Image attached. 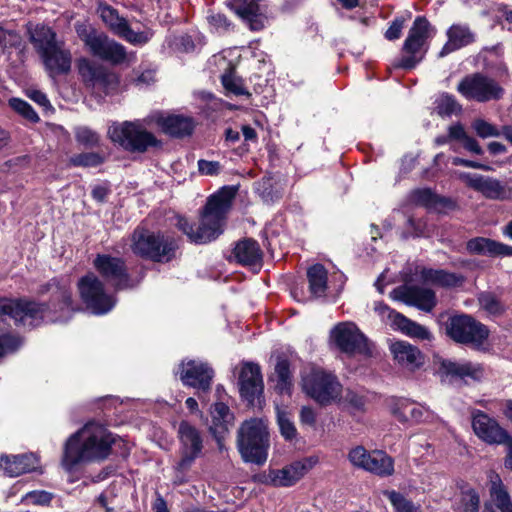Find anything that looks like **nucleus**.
Returning <instances> with one entry per match:
<instances>
[{
    "label": "nucleus",
    "instance_id": "29",
    "mask_svg": "<svg viewBox=\"0 0 512 512\" xmlns=\"http://www.w3.org/2000/svg\"><path fill=\"white\" fill-rule=\"evenodd\" d=\"M420 280L425 284L450 289L462 286L465 277L444 269L423 268L420 271Z\"/></svg>",
    "mask_w": 512,
    "mask_h": 512
},
{
    "label": "nucleus",
    "instance_id": "31",
    "mask_svg": "<svg viewBox=\"0 0 512 512\" xmlns=\"http://www.w3.org/2000/svg\"><path fill=\"white\" fill-rule=\"evenodd\" d=\"M440 370L446 375L454 378H470L474 381H479L484 374L483 368L480 364L469 361L457 362L452 360H443L440 365Z\"/></svg>",
    "mask_w": 512,
    "mask_h": 512
},
{
    "label": "nucleus",
    "instance_id": "55",
    "mask_svg": "<svg viewBox=\"0 0 512 512\" xmlns=\"http://www.w3.org/2000/svg\"><path fill=\"white\" fill-rule=\"evenodd\" d=\"M436 195L428 188L418 189L413 192V200L423 206H433L436 204Z\"/></svg>",
    "mask_w": 512,
    "mask_h": 512
},
{
    "label": "nucleus",
    "instance_id": "58",
    "mask_svg": "<svg viewBox=\"0 0 512 512\" xmlns=\"http://www.w3.org/2000/svg\"><path fill=\"white\" fill-rule=\"evenodd\" d=\"M198 171L202 175L214 176L220 173L221 164L218 161H207L200 159L198 161Z\"/></svg>",
    "mask_w": 512,
    "mask_h": 512
},
{
    "label": "nucleus",
    "instance_id": "14",
    "mask_svg": "<svg viewBox=\"0 0 512 512\" xmlns=\"http://www.w3.org/2000/svg\"><path fill=\"white\" fill-rule=\"evenodd\" d=\"M430 36V23L424 17H417L403 44L402 50L407 55L400 59L397 67L413 69L423 59L421 49Z\"/></svg>",
    "mask_w": 512,
    "mask_h": 512
},
{
    "label": "nucleus",
    "instance_id": "39",
    "mask_svg": "<svg viewBox=\"0 0 512 512\" xmlns=\"http://www.w3.org/2000/svg\"><path fill=\"white\" fill-rule=\"evenodd\" d=\"M390 316L393 317V323L406 335L421 340L431 339V333L426 327L408 319L398 312H390Z\"/></svg>",
    "mask_w": 512,
    "mask_h": 512
},
{
    "label": "nucleus",
    "instance_id": "7",
    "mask_svg": "<svg viewBox=\"0 0 512 512\" xmlns=\"http://www.w3.org/2000/svg\"><path fill=\"white\" fill-rule=\"evenodd\" d=\"M302 389L322 406L340 400L342 385L337 377L322 369H312L302 377Z\"/></svg>",
    "mask_w": 512,
    "mask_h": 512
},
{
    "label": "nucleus",
    "instance_id": "42",
    "mask_svg": "<svg viewBox=\"0 0 512 512\" xmlns=\"http://www.w3.org/2000/svg\"><path fill=\"white\" fill-rule=\"evenodd\" d=\"M479 306L489 315L498 317L506 311L505 305L491 292H482L478 296Z\"/></svg>",
    "mask_w": 512,
    "mask_h": 512
},
{
    "label": "nucleus",
    "instance_id": "8",
    "mask_svg": "<svg viewBox=\"0 0 512 512\" xmlns=\"http://www.w3.org/2000/svg\"><path fill=\"white\" fill-rule=\"evenodd\" d=\"M457 91L468 101L487 103L499 101L505 89L495 78L476 72L466 75L457 85Z\"/></svg>",
    "mask_w": 512,
    "mask_h": 512
},
{
    "label": "nucleus",
    "instance_id": "24",
    "mask_svg": "<svg viewBox=\"0 0 512 512\" xmlns=\"http://www.w3.org/2000/svg\"><path fill=\"white\" fill-rule=\"evenodd\" d=\"M40 59L46 72L52 78L68 74L71 70L72 54L63 41L40 56Z\"/></svg>",
    "mask_w": 512,
    "mask_h": 512
},
{
    "label": "nucleus",
    "instance_id": "36",
    "mask_svg": "<svg viewBox=\"0 0 512 512\" xmlns=\"http://www.w3.org/2000/svg\"><path fill=\"white\" fill-rule=\"evenodd\" d=\"M490 496L500 512H512V499L500 476L495 472L489 474Z\"/></svg>",
    "mask_w": 512,
    "mask_h": 512
},
{
    "label": "nucleus",
    "instance_id": "16",
    "mask_svg": "<svg viewBox=\"0 0 512 512\" xmlns=\"http://www.w3.org/2000/svg\"><path fill=\"white\" fill-rule=\"evenodd\" d=\"M239 393L249 404L254 405L263 394L264 382L261 368L254 362H242L236 368Z\"/></svg>",
    "mask_w": 512,
    "mask_h": 512
},
{
    "label": "nucleus",
    "instance_id": "38",
    "mask_svg": "<svg viewBox=\"0 0 512 512\" xmlns=\"http://www.w3.org/2000/svg\"><path fill=\"white\" fill-rule=\"evenodd\" d=\"M365 471L380 477L391 476L394 473V460L382 450H372Z\"/></svg>",
    "mask_w": 512,
    "mask_h": 512
},
{
    "label": "nucleus",
    "instance_id": "64",
    "mask_svg": "<svg viewBox=\"0 0 512 512\" xmlns=\"http://www.w3.org/2000/svg\"><path fill=\"white\" fill-rule=\"evenodd\" d=\"M504 444L506 446V456L504 459V466L508 470H512V437L509 435L507 439H505Z\"/></svg>",
    "mask_w": 512,
    "mask_h": 512
},
{
    "label": "nucleus",
    "instance_id": "9",
    "mask_svg": "<svg viewBox=\"0 0 512 512\" xmlns=\"http://www.w3.org/2000/svg\"><path fill=\"white\" fill-rule=\"evenodd\" d=\"M110 139L129 152L144 153L159 144L157 138L147 131L140 122L126 121L109 128Z\"/></svg>",
    "mask_w": 512,
    "mask_h": 512
},
{
    "label": "nucleus",
    "instance_id": "6",
    "mask_svg": "<svg viewBox=\"0 0 512 512\" xmlns=\"http://www.w3.org/2000/svg\"><path fill=\"white\" fill-rule=\"evenodd\" d=\"M76 31L85 47L93 56L113 65L125 62L127 58L126 48L109 38L105 33L86 25H77Z\"/></svg>",
    "mask_w": 512,
    "mask_h": 512
},
{
    "label": "nucleus",
    "instance_id": "52",
    "mask_svg": "<svg viewBox=\"0 0 512 512\" xmlns=\"http://www.w3.org/2000/svg\"><path fill=\"white\" fill-rule=\"evenodd\" d=\"M230 416H231L230 410L226 404H224L222 402H217L213 405V410H212L213 423L216 426H219L222 430H227L226 423L231 418Z\"/></svg>",
    "mask_w": 512,
    "mask_h": 512
},
{
    "label": "nucleus",
    "instance_id": "43",
    "mask_svg": "<svg viewBox=\"0 0 512 512\" xmlns=\"http://www.w3.org/2000/svg\"><path fill=\"white\" fill-rule=\"evenodd\" d=\"M221 82L225 90L234 95H247L250 93L244 86L243 80L238 77L234 70L230 69L221 76Z\"/></svg>",
    "mask_w": 512,
    "mask_h": 512
},
{
    "label": "nucleus",
    "instance_id": "50",
    "mask_svg": "<svg viewBox=\"0 0 512 512\" xmlns=\"http://www.w3.org/2000/svg\"><path fill=\"white\" fill-rule=\"evenodd\" d=\"M277 423L281 435L286 440H293L296 437L297 430L286 412L280 410L277 411Z\"/></svg>",
    "mask_w": 512,
    "mask_h": 512
},
{
    "label": "nucleus",
    "instance_id": "35",
    "mask_svg": "<svg viewBox=\"0 0 512 512\" xmlns=\"http://www.w3.org/2000/svg\"><path fill=\"white\" fill-rule=\"evenodd\" d=\"M391 413L400 422L409 420L420 422L428 414V410L421 405H416L407 399H399L392 403Z\"/></svg>",
    "mask_w": 512,
    "mask_h": 512
},
{
    "label": "nucleus",
    "instance_id": "63",
    "mask_svg": "<svg viewBox=\"0 0 512 512\" xmlns=\"http://www.w3.org/2000/svg\"><path fill=\"white\" fill-rule=\"evenodd\" d=\"M463 146L466 150L476 155H482L484 153L482 147L479 145L476 139L471 136H467L463 141Z\"/></svg>",
    "mask_w": 512,
    "mask_h": 512
},
{
    "label": "nucleus",
    "instance_id": "1",
    "mask_svg": "<svg viewBox=\"0 0 512 512\" xmlns=\"http://www.w3.org/2000/svg\"><path fill=\"white\" fill-rule=\"evenodd\" d=\"M51 294L48 303L29 298H0V317L9 316L17 326L35 328L44 322L66 321L76 305L72 299L70 281L53 278L40 286L39 295Z\"/></svg>",
    "mask_w": 512,
    "mask_h": 512
},
{
    "label": "nucleus",
    "instance_id": "40",
    "mask_svg": "<svg viewBox=\"0 0 512 512\" xmlns=\"http://www.w3.org/2000/svg\"><path fill=\"white\" fill-rule=\"evenodd\" d=\"M307 279L310 293L314 297L325 296L328 287V272L322 264H315L308 268Z\"/></svg>",
    "mask_w": 512,
    "mask_h": 512
},
{
    "label": "nucleus",
    "instance_id": "49",
    "mask_svg": "<svg viewBox=\"0 0 512 512\" xmlns=\"http://www.w3.org/2000/svg\"><path fill=\"white\" fill-rule=\"evenodd\" d=\"M437 113L440 116H450L461 110V106L458 104L454 96L449 94H443L437 101Z\"/></svg>",
    "mask_w": 512,
    "mask_h": 512
},
{
    "label": "nucleus",
    "instance_id": "41",
    "mask_svg": "<svg viewBox=\"0 0 512 512\" xmlns=\"http://www.w3.org/2000/svg\"><path fill=\"white\" fill-rule=\"evenodd\" d=\"M277 383L275 389L279 394L290 393L292 386L290 365L286 359H278L275 365Z\"/></svg>",
    "mask_w": 512,
    "mask_h": 512
},
{
    "label": "nucleus",
    "instance_id": "57",
    "mask_svg": "<svg viewBox=\"0 0 512 512\" xmlns=\"http://www.w3.org/2000/svg\"><path fill=\"white\" fill-rule=\"evenodd\" d=\"M25 500L34 505H48L52 494L47 491H31L25 495Z\"/></svg>",
    "mask_w": 512,
    "mask_h": 512
},
{
    "label": "nucleus",
    "instance_id": "18",
    "mask_svg": "<svg viewBox=\"0 0 512 512\" xmlns=\"http://www.w3.org/2000/svg\"><path fill=\"white\" fill-rule=\"evenodd\" d=\"M214 370L202 361H182L179 367V378L185 386L195 388L199 393H207L211 389Z\"/></svg>",
    "mask_w": 512,
    "mask_h": 512
},
{
    "label": "nucleus",
    "instance_id": "32",
    "mask_svg": "<svg viewBox=\"0 0 512 512\" xmlns=\"http://www.w3.org/2000/svg\"><path fill=\"white\" fill-rule=\"evenodd\" d=\"M260 1L261 0H235L236 13L253 31H259L265 26L266 17L260 13Z\"/></svg>",
    "mask_w": 512,
    "mask_h": 512
},
{
    "label": "nucleus",
    "instance_id": "15",
    "mask_svg": "<svg viewBox=\"0 0 512 512\" xmlns=\"http://www.w3.org/2000/svg\"><path fill=\"white\" fill-rule=\"evenodd\" d=\"M458 177L468 188L480 193L488 200L507 201L512 199V187L508 185V182L468 172H460Z\"/></svg>",
    "mask_w": 512,
    "mask_h": 512
},
{
    "label": "nucleus",
    "instance_id": "20",
    "mask_svg": "<svg viewBox=\"0 0 512 512\" xmlns=\"http://www.w3.org/2000/svg\"><path fill=\"white\" fill-rule=\"evenodd\" d=\"M331 338L340 351L347 354L367 353L368 346L365 336L350 322L336 325L331 331Z\"/></svg>",
    "mask_w": 512,
    "mask_h": 512
},
{
    "label": "nucleus",
    "instance_id": "2",
    "mask_svg": "<svg viewBox=\"0 0 512 512\" xmlns=\"http://www.w3.org/2000/svg\"><path fill=\"white\" fill-rule=\"evenodd\" d=\"M117 437L103 425L90 421L68 437L63 446L61 465L67 472L79 466L101 462L111 454Z\"/></svg>",
    "mask_w": 512,
    "mask_h": 512
},
{
    "label": "nucleus",
    "instance_id": "61",
    "mask_svg": "<svg viewBox=\"0 0 512 512\" xmlns=\"http://www.w3.org/2000/svg\"><path fill=\"white\" fill-rule=\"evenodd\" d=\"M448 136L451 140H459L462 142L468 136V134L466 133L461 123H456L449 126Z\"/></svg>",
    "mask_w": 512,
    "mask_h": 512
},
{
    "label": "nucleus",
    "instance_id": "28",
    "mask_svg": "<svg viewBox=\"0 0 512 512\" xmlns=\"http://www.w3.org/2000/svg\"><path fill=\"white\" fill-rule=\"evenodd\" d=\"M391 352L395 361L408 371H415L424 363V356L421 351L407 342L398 341L393 343Z\"/></svg>",
    "mask_w": 512,
    "mask_h": 512
},
{
    "label": "nucleus",
    "instance_id": "27",
    "mask_svg": "<svg viewBox=\"0 0 512 512\" xmlns=\"http://www.w3.org/2000/svg\"><path fill=\"white\" fill-rule=\"evenodd\" d=\"M446 35L448 40L439 52L440 58L475 42V33L466 24H453Z\"/></svg>",
    "mask_w": 512,
    "mask_h": 512
},
{
    "label": "nucleus",
    "instance_id": "12",
    "mask_svg": "<svg viewBox=\"0 0 512 512\" xmlns=\"http://www.w3.org/2000/svg\"><path fill=\"white\" fill-rule=\"evenodd\" d=\"M77 286L83 303L94 314H106L116 304V299L106 292L103 282L93 273L80 278Z\"/></svg>",
    "mask_w": 512,
    "mask_h": 512
},
{
    "label": "nucleus",
    "instance_id": "62",
    "mask_svg": "<svg viewBox=\"0 0 512 512\" xmlns=\"http://www.w3.org/2000/svg\"><path fill=\"white\" fill-rule=\"evenodd\" d=\"M300 421L306 425H314L316 422V414L311 407L304 406L300 411Z\"/></svg>",
    "mask_w": 512,
    "mask_h": 512
},
{
    "label": "nucleus",
    "instance_id": "48",
    "mask_svg": "<svg viewBox=\"0 0 512 512\" xmlns=\"http://www.w3.org/2000/svg\"><path fill=\"white\" fill-rule=\"evenodd\" d=\"M75 139L86 147H95L99 144V135L87 126H78L74 129Z\"/></svg>",
    "mask_w": 512,
    "mask_h": 512
},
{
    "label": "nucleus",
    "instance_id": "30",
    "mask_svg": "<svg viewBox=\"0 0 512 512\" xmlns=\"http://www.w3.org/2000/svg\"><path fill=\"white\" fill-rule=\"evenodd\" d=\"M470 254L496 256H512V246L485 237H475L466 244Z\"/></svg>",
    "mask_w": 512,
    "mask_h": 512
},
{
    "label": "nucleus",
    "instance_id": "45",
    "mask_svg": "<svg viewBox=\"0 0 512 512\" xmlns=\"http://www.w3.org/2000/svg\"><path fill=\"white\" fill-rule=\"evenodd\" d=\"M371 454L372 451H368L364 446L358 445L349 450L347 458L353 467L365 471Z\"/></svg>",
    "mask_w": 512,
    "mask_h": 512
},
{
    "label": "nucleus",
    "instance_id": "21",
    "mask_svg": "<svg viewBox=\"0 0 512 512\" xmlns=\"http://www.w3.org/2000/svg\"><path fill=\"white\" fill-rule=\"evenodd\" d=\"M390 297L409 306H415L425 312L432 311L437 304L436 295L433 290L416 285L396 287L391 291Z\"/></svg>",
    "mask_w": 512,
    "mask_h": 512
},
{
    "label": "nucleus",
    "instance_id": "5",
    "mask_svg": "<svg viewBox=\"0 0 512 512\" xmlns=\"http://www.w3.org/2000/svg\"><path fill=\"white\" fill-rule=\"evenodd\" d=\"M130 247L137 256L166 263L175 257L178 243L172 236L138 227L131 235Z\"/></svg>",
    "mask_w": 512,
    "mask_h": 512
},
{
    "label": "nucleus",
    "instance_id": "54",
    "mask_svg": "<svg viewBox=\"0 0 512 512\" xmlns=\"http://www.w3.org/2000/svg\"><path fill=\"white\" fill-rule=\"evenodd\" d=\"M476 134L481 138L498 137L500 132L495 126L483 119H476L472 124Z\"/></svg>",
    "mask_w": 512,
    "mask_h": 512
},
{
    "label": "nucleus",
    "instance_id": "17",
    "mask_svg": "<svg viewBox=\"0 0 512 512\" xmlns=\"http://www.w3.org/2000/svg\"><path fill=\"white\" fill-rule=\"evenodd\" d=\"M78 71L86 85L100 88L106 94H110L118 88L119 79L115 73L87 58L78 61Z\"/></svg>",
    "mask_w": 512,
    "mask_h": 512
},
{
    "label": "nucleus",
    "instance_id": "60",
    "mask_svg": "<svg viewBox=\"0 0 512 512\" xmlns=\"http://www.w3.org/2000/svg\"><path fill=\"white\" fill-rule=\"evenodd\" d=\"M404 26V20L396 18L392 21L389 28L385 32V37L388 40H396L401 36V32Z\"/></svg>",
    "mask_w": 512,
    "mask_h": 512
},
{
    "label": "nucleus",
    "instance_id": "10",
    "mask_svg": "<svg viewBox=\"0 0 512 512\" xmlns=\"http://www.w3.org/2000/svg\"><path fill=\"white\" fill-rule=\"evenodd\" d=\"M446 333L456 343L473 347L481 346L489 337L488 328L467 314L449 317Z\"/></svg>",
    "mask_w": 512,
    "mask_h": 512
},
{
    "label": "nucleus",
    "instance_id": "19",
    "mask_svg": "<svg viewBox=\"0 0 512 512\" xmlns=\"http://www.w3.org/2000/svg\"><path fill=\"white\" fill-rule=\"evenodd\" d=\"M93 266L116 289L131 287L127 267L122 258L113 257L109 254H98L93 261Z\"/></svg>",
    "mask_w": 512,
    "mask_h": 512
},
{
    "label": "nucleus",
    "instance_id": "44",
    "mask_svg": "<svg viewBox=\"0 0 512 512\" xmlns=\"http://www.w3.org/2000/svg\"><path fill=\"white\" fill-rule=\"evenodd\" d=\"M23 44V38L20 33L14 30H4L0 28V46L6 53V57L9 60L11 56V49H18Z\"/></svg>",
    "mask_w": 512,
    "mask_h": 512
},
{
    "label": "nucleus",
    "instance_id": "3",
    "mask_svg": "<svg viewBox=\"0 0 512 512\" xmlns=\"http://www.w3.org/2000/svg\"><path fill=\"white\" fill-rule=\"evenodd\" d=\"M235 195L236 189L234 187H223L216 194L209 197L198 225L189 223L182 216H177L175 226L192 243L206 244L215 240L223 232L225 217Z\"/></svg>",
    "mask_w": 512,
    "mask_h": 512
},
{
    "label": "nucleus",
    "instance_id": "23",
    "mask_svg": "<svg viewBox=\"0 0 512 512\" xmlns=\"http://www.w3.org/2000/svg\"><path fill=\"white\" fill-rule=\"evenodd\" d=\"M472 428L480 439L489 444H500L509 436L496 420L480 410L472 413Z\"/></svg>",
    "mask_w": 512,
    "mask_h": 512
},
{
    "label": "nucleus",
    "instance_id": "11",
    "mask_svg": "<svg viewBox=\"0 0 512 512\" xmlns=\"http://www.w3.org/2000/svg\"><path fill=\"white\" fill-rule=\"evenodd\" d=\"M177 438L179 440L180 458L175 465V470L180 473H185L202 454L204 448L203 435L201 431L190 422L182 420L177 428Z\"/></svg>",
    "mask_w": 512,
    "mask_h": 512
},
{
    "label": "nucleus",
    "instance_id": "53",
    "mask_svg": "<svg viewBox=\"0 0 512 512\" xmlns=\"http://www.w3.org/2000/svg\"><path fill=\"white\" fill-rule=\"evenodd\" d=\"M209 27L216 33H224L231 27V23L228 21L225 15L220 13H211L207 16Z\"/></svg>",
    "mask_w": 512,
    "mask_h": 512
},
{
    "label": "nucleus",
    "instance_id": "47",
    "mask_svg": "<svg viewBox=\"0 0 512 512\" xmlns=\"http://www.w3.org/2000/svg\"><path fill=\"white\" fill-rule=\"evenodd\" d=\"M384 495L389 499L395 512H417V507L401 493L397 491H385Z\"/></svg>",
    "mask_w": 512,
    "mask_h": 512
},
{
    "label": "nucleus",
    "instance_id": "26",
    "mask_svg": "<svg viewBox=\"0 0 512 512\" xmlns=\"http://www.w3.org/2000/svg\"><path fill=\"white\" fill-rule=\"evenodd\" d=\"M38 458L32 453L0 456V474L17 477L36 469Z\"/></svg>",
    "mask_w": 512,
    "mask_h": 512
},
{
    "label": "nucleus",
    "instance_id": "37",
    "mask_svg": "<svg viewBox=\"0 0 512 512\" xmlns=\"http://www.w3.org/2000/svg\"><path fill=\"white\" fill-rule=\"evenodd\" d=\"M459 489L457 512H479L480 510V495L479 492L470 484L461 481L457 484Z\"/></svg>",
    "mask_w": 512,
    "mask_h": 512
},
{
    "label": "nucleus",
    "instance_id": "33",
    "mask_svg": "<svg viewBox=\"0 0 512 512\" xmlns=\"http://www.w3.org/2000/svg\"><path fill=\"white\" fill-rule=\"evenodd\" d=\"M156 123L165 133L174 137L190 135L194 129L192 119L180 115H159L156 118Z\"/></svg>",
    "mask_w": 512,
    "mask_h": 512
},
{
    "label": "nucleus",
    "instance_id": "56",
    "mask_svg": "<svg viewBox=\"0 0 512 512\" xmlns=\"http://www.w3.org/2000/svg\"><path fill=\"white\" fill-rule=\"evenodd\" d=\"M20 345L19 338L4 333L0 335V357L4 356L8 352L16 350Z\"/></svg>",
    "mask_w": 512,
    "mask_h": 512
},
{
    "label": "nucleus",
    "instance_id": "22",
    "mask_svg": "<svg viewBox=\"0 0 512 512\" xmlns=\"http://www.w3.org/2000/svg\"><path fill=\"white\" fill-rule=\"evenodd\" d=\"M314 463L312 459H303L295 461L282 469H270L265 483L275 487L292 486L312 469Z\"/></svg>",
    "mask_w": 512,
    "mask_h": 512
},
{
    "label": "nucleus",
    "instance_id": "13",
    "mask_svg": "<svg viewBox=\"0 0 512 512\" xmlns=\"http://www.w3.org/2000/svg\"><path fill=\"white\" fill-rule=\"evenodd\" d=\"M97 12L99 13L102 21L114 34L132 45H145L153 37V31L151 29L135 32L130 27L127 20L121 17L118 14V11L108 4L100 3L97 8Z\"/></svg>",
    "mask_w": 512,
    "mask_h": 512
},
{
    "label": "nucleus",
    "instance_id": "25",
    "mask_svg": "<svg viewBox=\"0 0 512 512\" xmlns=\"http://www.w3.org/2000/svg\"><path fill=\"white\" fill-rule=\"evenodd\" d=\"M26 33L39 57L61 42L58 40L56 32L43 23H27Z\"/></svg>",
    "mask_w": 512,
    "mask_h": 512
},
{
    "label": "nucleus",
    "instance_id": "46",
    "mask_svg": "<svg viewBox=\"0 0 512 512\" xmlns=\"http://www.w3.org/2000/svg\"><path fill=\"white\" fill-rule=\"evenodd\" d=\"M9 106L19 115H21L26 120L37 123L40 118L33 107L26 101L20 98H11L9 100Z\"/></svg>",
    "mask_w": 512,
    "mask_h": 512
},
{
    "label": "nucleus",
    "instance_id": "4",
    "mask_svg": "<svg viewBox=\"0 0 512 512\" xmlns=\"http://www.w3.org/2000/svg\"><path fill=\"white\" fill-rule=\"evenodd\" d=\"M237 449L246 463L262 465L268 458L270 439L267 424L259 418L244 421L237 431Z\"/></svg>",
    "mask_w": 512,
    "mask_h": 512
},
{
    "label": "nucleus",
    "instance_id": "59",
    "mask_svg": "<svg viewBox=\"0 0 512 512\" xmlns=\"http://www.w3.org/2000/svg\"><path fill=\"white\" fill-rule=\"evenodd\" d=\"M452 164L455 166H464L472 169H479L483 171H490L492 168L489 165L482 164L477 161L467 160L460 157H454L452 159Z\"/></svg>",
    "mask_w": 512,
    "mask_h": 512
},
{
    "label": "nucleus",
    "instance_id": "51",
    "mask_svg": "<svg viewBox=\"0 0 512 512\" xmlns=\"http://www.w3.org/2000/svg\"><path fill=\"white\" fill-rule=\"evenodd\" d=\"M104 158L96 152H85L75 155L71 158L74 166L96 167L102 164Z\"/></svg>",
    "mask_w": 512,
    "mask_h": 512
},
{
    "label": "nucleus",
    "instance_id": "34",
    "mask_svg": "<svg viewBox=\"0 0 512 512\" xmlns=\"http://www.w3.org/2000/svg\"><path fill=\"white\" fill-rule=\"evenodd\" d=\"M233 254L236 261L244 266L260 265L263 256L258 242L250 238L239 241Z\"/></svg>",
    "mask_w": 512,
    "mask_h": 512
}]
</instances>
